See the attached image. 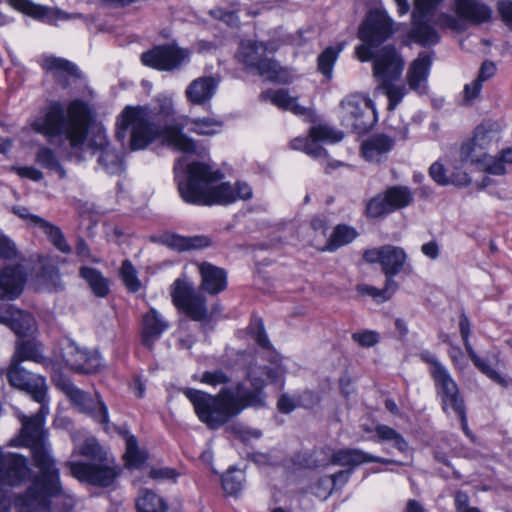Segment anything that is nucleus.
<instances>
[{"mask_svg":"<svg viewBox=\"0 0 512 512\" xmlns=\"http://www.w3.org/2000/svg\"><path fill=\"white\" fill-rule=\"evenodd\" d=\"M238 356L250 388L238 383L234 389H222L217 396L192 388L183 391L200 421L210 429L219 428L247 407H263L266 399L264 387L268 382L283 385L284 370L280 365H266L263 356L256 353L243 351Z\"/></svg>","mask_w":512,"mask_h":512,"instance_id":"nucleus-1","label":"nucleus"},{"mask_svg":"<svg viewBox=\"0 0 512 512\" xmlns=\"http://www.w3.org/2000/svg\"><path fill=\"white\" fill-rule=\"evenodd\" d=\"M39 411L26 416L20 411L16 416L21 423L20 440L31 450L33 464L39 469L32 484L25 493L15 498L17 512H51L50 506L53 498H63L65 510H71L75 505L72 495L63 491L60 483L59 470L49 453L47 444V431L44 429L45 417L49 413L48 400L38 402Z\"/></svg>","mask_w":512,"mask_h":512,"instance_id":"nucleus-2","label":"nucleus"},{"mask_svg":"<svg viewBox=\"0 0 512 512\" xmlns=\"http://www.w3.org/2000/svg\"><path fill=\"white\" fill-rule=\"evenodd\" d=\"M31 128L50 143H67L72 150L86 146L96 154L110 146L105 128L95 123L92 107L82 99H74L67 106L60 101L51 102L44 115L31 123Z\"/></svg>","mask_w":512,"mask_h":512,"instance_id":"nucleus-3","label":"nucleus"},{"mask_svg":"<svg viewBox=\"0 0 512 512\" xmlns=\"http://www.w3.org/2000/svg\"><path fill=\"white\" fill-rule=\"evenodd\" d=\"M224 174L208 162L192 161L182 176H176L182 199L194 205H229L252 197L251 187L244 182H223Z\"/></svg>","mask_w":512,"mask_h":512,"instance_id":"nucleus-4","label":"nucleus"},{"mask_svg":"<svg viewBox=\"0 0 512 512\" xmlns=\"http://www.w3.org/2000/svg\"><path fill=\"white\" fill-rule=\"evenodd\" d=\"M156 135L157 129L148 108L126 106L117 117L115 137L132 151L144 149Z\"/></svg>","mask_w":512,"mask_h":512,"instance_id":"nucleus-5","label":"nucleus"},{"mask_svg":"<svg viewBox=\"0 0 512 512\" xmlns=\"http://www.w3.org/2000/svg\"><path fill=\"white\" fill-rule=\"evenodd\" d=\"M174 305L194 321L202 322L203 331H207L211 315L204 294L197 290L192 282L176 279L171 287Z\"/></svg>","mask_w":512,"mask_h":512,"instance_id":"nucleus-6","label":"nucleus"},{"mask_svg":"<svg viewBox=\"0 0 512 512\" xmlns=\"http://www.w3.org/2000/svg\"><path fill=\"white\" fill-rule=\"evenodd\" d=\"M412 201L413 193L408 187L392 186L368 201L366 214L371 218H379L407 207Z\"/></svg>","mask_w":512,"mask_h":512,"instance_id":"nucleus-7","label":"nucleus"},{"mask_svg":"<svg viewBox=\"0 0 512 512\" xmlns=\"http://www.w3.org/2000/svg\"><path fill=\"white\" fill-rule=\"evenodd\" d=\"M341 114L347 125L358 133L367 131L373 123V103L360 95H349L340 103Z\"/></svg>","mask_w":512,"mask_h":512,"instance_id":"nucleus-8","label":"nucleus"},{"mask_svg":"<svg viewBox=\"0 0 512 512\" xmlns=\"http://www.w3.org/2000/svg\"><path fill=\"white\" fill-rule=\"evenodd\" d=\"M6 377L12 387L26 392L34 401L47 400L48 387L43 376L31 373L21 365L10 362Z\"/></svg>","mask_w":512,"mask_h":512,"instance_id":"nucleus-9","label":"nucleus"},{"mask_svg":"<svg viewBox=\"0 0 512 512\" xmlns=\"http://www.w3.org/2000/svg\"><path fill=\"white\" fill-rule=\"evenodd\" d=\"M62 359L71 370L82 374L96 373L102 366L98 351L82 348L72 340L63 345Z\"/></svg>","mask_w":512,"mask_h":512,"instance_id":"nucleus-10","label":"nucleus"},{"mask_svg":"<svg viewBox=\"0 0 512 512\" xmlns=\"http://www.w3.org/2000/svg\"><path fill=\"white\" fill-rule=\"evenodd\" d=\"M363 260L370 264L379 263L386 279H393L403 269L407 255L400 247L384 245L366 249L363 252Z\"/></svg>","mask_w":512,"mask_h":512,"instance_id":"nucleus-11","label":"nucleus"},{"mask_svg":"<svg viewBox=\"0 0 512 512\" xmlns=\"http://www.w3.org/2000/svg\"><path fill=\"white\" fill-rule=\"evenodd\" d=\"M64 393L71 403L83 413L90 415L100 424L108 423V410L97 393H87L71 383L64 384Z\"/></svg>","mask_w":512,"mask_h":512,"instance_id":"nucleus-12","label":"nucleus"},{"mask_svg":"<svg viewBox=\"0 0 512 512\" xmlns=\"http://www.w3.org/2000/svg\"><path fill=\"white\" fill-rule=\"evenodd\" d=\"M173 115L172 100L167 98L162 103V143L167 142L184 153L198 154L196 142L182 132L183 124H168L169 117H173Z\"/></svg>","mask_w":512,"mask_h":512,"instance_id":"nucleus-13","label":"nucleus"},{"mask_svg":"<svg viewBox=\"0 0 512 512\" xmlns=\"http://www.w3.org/2000/svg\"><path fill=\"white\" fill-rule=\"evenodd\" d=\"M404 69V60L393 46H384L374 57L373 75L379 84L400 78Z\"/></svg>","mask_w":512,"mask_h":512,"instance_id":"nucleus-14","label":"nucleus"},{"mask_svg":"<svg viewBox=\"0 0 512 512\" xmlns=\"http://www.w3.org/2000/svg\"><path fill=\"white\" fill-rule=\"evenodd\" d=\"M392 34V24L381 11H370L358 30V38L369 45H380Z\"/></svg>","mask_w":512,"mask_h":512,"instance_id":"nucleus-15","label":"nucleus"},{"mask_svg":"<svg viewBox=\"0 0 512 512\" xmlns=\"http://www.w3.org/2000/svg\"><path fill=\"white\" fill-rule=\"evenodd\" d=\"M67 466L73 477L96 486L107 487L114 482L117 476L114 468L103 464L69 462Z\"/></svg>","mask_w":512,"mask_h":512,"instance_id":"nucleus-16","label":"nucleus"},{"mask_svg":"<svg viewBox=\"0 0 512 512\" xmlns=\"http://www.w3.org/2000/svg\"><path fill=\"white\" fill-rule=\"evenodd\" d=\"M27 459L19 454L0 450V488L21 484L29 475Z\"/></svg>","mask_w":512,"mask_h":512,"instance_id":"nucleus-17","label":"nucleus"},{"mask_svg":"<svg viewBox=\"0 0 512 512\" xmlns=\"http://www.w3.org/2000/svg\"><path fill=\"white\" fill-rule=\"evenodd\" d=\"M27 281L25 267L20 264H7L0 269V300H15L23 292Z\"/></svg>","mask_w":512,"mask_h":512,"instance_id":"nucleus-18","label":"nucleus"},{"mask_svg":"<svg viewBox=\"0 0 512 512\" xmlns=\"http://www.w3.org/2000/svg\"><path fill=\"white\" fill-rule=\"evenodd\" d=\"M437 395L441 399L442 409L448 413L451 409L454 413L463 414L464 399L460 394L457 383L451 377L449 371L434 379Z\"/></svg>","mask_w":512,"mask_h":512,"instance_id":"nucleus-19","label":"nucleus"},{"mask_svg":"<svg viewBox=\"0 0 512 512\" xmlns=\"http://www.w3.org/2000/svg\"><path fill=\"white\" fill-rule=\"evenodd\" d=\"M432 65V57L427 52L419 53L408 67L406 73V82L409 89L419 95H424L428 91V76Z\"/></svg>","mask_w":512,"mask_h":512,"instance_id":"nucleus-20","label":"nucleus"},{"mask_svg":"<svg viewBox=\"0 0 512 512\" xmlns=\"http://www.w3.org/2000/svg\"><path fill=\"white\" fill-rule=\"evenodd\" d=\"M197 268L201 278L200 289L202 291L209 295H218L226 290L228 282L225 269L208 262L198 263Z\"/></svg>","mask_w":512,"mask_h":512,"instance_id":"nucleus-21","label":"nucleus"},{"mask_svg":"<svg viewBox=\"0 0 512 512\" xmlns=\"http://www.w3.org/2000/svg\"><path fill=\"white\" fill-rule=\"evenodd\" d=\"M456 15L472 24H482L492 17L491 8L482 0H453Z\"/></svg>","mask_w":512,"mask_h":512,"instance_id":"nucleus-22","label":"nucleus"},{"mask_svg":"<svg viewBox=\"0 0 512 512\" xmlns=\"http://www.w3.org/2000/svg\"><path fill=\"white\" fill-rule=\"evenodd\" d=\"M218 84V79L213 76L194 79L185 90L187 101L193 105H206L215 95Z\"/></svg>","mask_w":512,"mask_h":512,"instance_id":"nucleus-23","label":"nucleus"},{"mask_svg":"<svg viewBox=\"0 0 512 512\" xmlns=\"http://www.w3.org/2000/svg\"><path fill=\"white\" fill-rule=\"evenodd\" d=\"M191 50L171 42L162 44V71L174 72L181 70L190 61Z\"/></svg>","mask_w":512,"mask_h":512,"instance_id":"nucleus-24","label":"nucleus"},{"mask_svg":"<svg viewBox=\"0 0 512 512\" xmlns=\"http://www.w3.org/2000/svg\"><path fill=\"white\" fill-rule=\"evenodd\" d=\"M119 434L125 439V466L129 469L140 468L148 459L147 451L141 449L136 437L126 429H119Z\"/></svg>","mask_w":512,"mask_h":512,"instance_id":"nucleus-25","label":"nucleus"},{"mask_svg":"<svg viewBox=\"0 0 512 512\" xmlns=\"http://www.w3.org/2000/svg\"><path fill=\"white\" fill-rule=\"evenodd\" d=\"M351 471H339L335 474L321 477L313 487L316 497L326 500L334 490L342 488L348 481Z\"/></svg>","mask_w":512,"mask_h":512,"instance_id":"nucleus-26","label":"nucleus"},{"mask_svg":"<svg viewBox=\"0 0 512 512\" xmlns=\"http://www.w3.org/2000/svg\"><path fill=\"white\" fill-rule=\"evenodd\" d=\"M261 98L270 101L282 110L291 111L296 115H305L307 113V109L297 103V98L290 96L285 89L267 90L261 93Z\"/></svg>","mask_w":512,"mask_h":512,"instance_id":"nucleus-27","label":"nucleus"},{"mask_svg":"<svg viewBox=\"0 0 512 512\" xmlns=\"http://www.w3.org/2000/svg\"><path fill=\"white\" fill-rule=\"evenodd\" d=\"M43 360L42 348L39 343L34 340H18L10 362L21 365L23 361L41 363Z\"/></svg>","mask_w":512,"mask_h":512,"instance_id":"nucleus-28","label":"nucleus"},{"mask_svg":"<svg viewBox=\"0 0 512 512\" xmlns=\"http://www.w3.org/2000/svg\"><path fill=\"white\" fill-rule=\"evenodd\" d=\"M393 147V140L386 135H377L362 144V153L366 160L379 162Z\"/></svg>","mask_w":512,"mask_h":512,"instance_id":"nucleus-29","label":"nucleus"},{"mask_svg":"<svg viewBox=\"0 0 512 512\" xmlns=\"http://www.w3.org/2000/svg\"><path fill=\"white\" fill-rule=\"evenodd\" d=\"M8 320L6 326H8L17 336H24L32 330L35 324L33 316L24 312L20 309H16L10 305L8 312Z\"/></svg>","mask_w":512,"mask_h":512,"instance_id":"nucleus-30","label":"nucleus"},{"mask_svg":"<svg viewBox=\"0 0 512 512\" xmlns=\"http://www.w3.org/2000/svg\"><path fill=\"white\" fill-rule=\"evenodd\" d=\"M358 235L354 227L347 224H338L329 235L325 250L330 252L336 251L338 248L354 241Z\"/></svg>","mask_w":512,"mask_h":512,"instance_id":"nucleus-31","label":"nucleus"},{"mask_svg":"<svg viewBox=\"0 0 512 512\" xmlns=\"http://www.w3.org/2000/svg\"><path fill=\"white\" fill-rule=\"evenodd\" d=\"M79 275L87 282L95 296L102 298L109 293V281L99 270L83 266L79 270Z\"/></svg>","mask_w":512,"mask_h":512,"instance_id":"nucleus-32","label":"nucleus"},{"mask_svg":"<svg viewBox=\"0 0 512 512\" xmlns=\"http://www.w3.org/2000/svg\"><path fill=\"white\" fill-rule=\"evenodd\" d=\"M160 336V320L158 319L157 311L151 309L143 317V326L141 340L142 344L148 348L153 349L156 341Z\"/></svg>","mask_w":512,"mask_h":512,"instance_id":"nucleus-33","label":"nucleus"},{"mask_svg":"<svg viewBox=\"0 0 512 512\" xmlns=\"http://www.w3.org/2000/svg\"><path fill=\"white\" fill-rule=\"evenodd\" d=\"M411 37L423 46L435 45L439 41L437 31L427 24L428 18L412 19Z\"/></svg>","mask_w":512,"mask_h":512,"instance_id":"nucleus-34","label":"nucleus"},{"mask_svg":"<svg viewBox=\"0 0 512 512\" xmlns=\"http://www.w3.org/2000/svg\"><path fill=\"white\" fill-rule=\"evenodd\" d=\"M38 223V228L41 229L49 241L62 253L68 254L71 252V247L67 243L61 229L43 218H34Z\"/></svg>","mask_w":512,"mask_h":512,"instance_id":"nucleus-35","label":"nucleus"},{"mask_svg":"<svg viewBox=\"0 0 512 512\" xmlns=\"http://www.w3.org/2000/svg\"><path fill=\"white\" fill-rule=\"evenodd\" d=\"M189 130L197 135L213 136L223 127V121L214 117H198L188 120Z\"/></svg>","mask_w":512,"mask_h":512,"instance_id":"nucleus-36","label":"nucleus"},{"mask_svg":"<svg viewBox=\"0 0 512 512\" xmlns=\"http://www.w3.org/2000/svg\"><path fill=\"white\" fill-rule=\"evenodd\" d=\"M42 68L53 73L56 79H60L64 75H78V69L72 62L54 56L46 57L42 62Z\"/></svg>","mask_w":512,"mask_h":512,"instance_id":"nucleus-37","label":"nucleus"},{"mask_svg":"<svg viewBox=\"0 0 512 512\" xmlns=\"http://www.w3.org/2000/svg\"><path fill=\"white\" fill-rule=\"evenodd\" d=\"M374 432L377 436L376 441L391 442L393 446L402 453L408 451V442L394 428L384 424H377L374 428Z\"/></svg>","mask_w":512,"mask_h":512,"instance_id":"nucleus-38","label":"nucleus"},{"mask_svg":"<svg viewBox=\"0 0 512 512\" xmlns=\"http://www.w3.org/2000/svg\"><path fill=\"white\" fill-rule=\"evenodd\" d=\"M267 49V45L262 42H242L239 48V56L248 67H252L265 56Z\"/></svg>","mask_w":512,"mask_h":512,"instance_id":"nucleus-39","label":"nucleus"},{"mask_svg":"<svg viewBox=\"0 0 512 512\" xmlns=\"http://www.w3.org/2000/svg\"><path fill=\"white\" fill-rule=\"evenodd\" d=\"M8 3L14 9L37 20L45 21L50 14L48 7L35 4L31 0H8Z\"/></svg>","mask_w":512,"mask_h":512,"instance_id":"nucleus-40","label":"nucleus"},{"mask_svg":"<svg viewBox=\"0 0 512 512\" xmlns=\"http://www.w3.org/2000/svg\"><path fill=\"white\" fill-rule=\"evenodd\" d=\"M343 48L344 43H339L337 46H329L318 56V70L327 78H331L334 63Z\"/></svg>","mask_w":512,"mask_h":512,"instance_id":"nucleus-41","label":"nucleus"},{"mask_svg":"<svg viewBox=\"0 0 512 512\" xmlns=\"http://www.w3.org/2000/svg\"><path fill=\"white\" fill-rule=\"evenodd\" d=\"M98 163L110 174H119L124 170L122 158L110 146L99 153Z\"/></svg>","mask_w":512,"mask_h":512,"instance_id":"nucleus-42","label":"nucleus"},{"mask_svg":"<svg viewBox=\"0 0 512 512\" xmlns=\"http://www.w3.org/2000/svg\"><path fill=\"white\" fill-rule=\"evenodd\" d=\"M429 175L437 184L442 186L448 185L450 183L458 186H463L467 185L470 182L467 174L465 173L458 175L457 179H450L449 177L446 176L444 166L439 162H435L430 166Z\"/></svg>","mask_w":512,"mask_h":512,"instance_id":"nucleus-43","label":"nucleus"},{"mask_svg":"<svg viewBox=\"0 0 512 512\" xmlns=\"http://www.w3.org/2000/svg\"><path fill=\"white\" fill-rule=\"evenodd\" d=\"M121 280L127 290L131 293L138 292L141 288V282L138 278V273L132 262L128 259H125L119 271Z\"/></svg>","mask_w":512,"mask_h":512,"instance_id":"nucleus-44","label":"nucleus"},{"mask_svg":"<svg viewBox=\"0 0 512 512\" xmlns=\"http://www.w3.org/2000/svg\"><path fill=\"white\" fill-rule=\"evenodd\" d=\"M394 81L390 80L387 83L378 84V88L385 93L389 100V110H394L408 92L405 85L394 84Z\"/></svg>","mask_w":512,"mask_h":512,"instance_id":"nucleus-45","label":"nucleus"},{"mask_svg":"<svg viewBox=\"0 0 512 512\" xmlns=\"http://www.w3.org/2000/svg\"><path fill=\"white\" fill-rule=\"evenodd\" d=\"M363 294H368L374 299L381 301L389 300L395 292L398 290V283L394 279H386L385 286L383 289H378L373 286L364 285L358 289Z\"/></svg>","mask_w":512,"mask_h":512,"instance_id":"nucleus-46","label":"nucleus"},{"mask_svg":"<svg viewBox=\"0 0 512 512\" xmlns=\"http://www.w3.org/2000/svg\"><path fill=\"white\" fill-rule=\"evenodd\" d=\"M36 162L43 168L58 171L61 177L65 176V171L51 148L46 146L40 147L36 153Z\"/></svg>","mask_w":512,"mask_h":512,"instance_id":"nucleus-47","label":"nucleus"},{"mask_svg":"<svg viewBox=\"0 0 512 512\" xmlns=\"http://www.w3.org/2000/svg\"><path fill=\"white\" fill-rule=\"evenodd\" d=\"M310 138L318 141L336 143L343 139V133L327 125H316L310 129Z\"/></svg>","mask_w":512,"mask_h":512,"instance_id":"nucleus-48","label":"nucleus"},{"mask_svg":"<svg viewBox=\"0 0 512 512\" xmlns=\"http://www.w3.org/2000/svg\"><path fill=\"white\" fill-rule=\"evenodd\" d=\"M349 466H358L363 463L377 462L382 464H401L392 459L381 458L378 456L371 455L360 449H350Z\"/></svg>","mask_w":512,"mask_h":512,"instance_id":"nucleus-49","label":"nucleus"},{"mask_svg":"<svg viewBox=\"0 0 512 512\" xmlns=\"http://www.w3.org/2000/svg\"><path fill=\"white\" fill-rule=\"evenodd\" d=\"M160 497L150 490H143L136 501L137 512H159Z\"/></svg>","mask_w":512,"mask_h":512,"instance_id":"nucleus-50","label":"nucleus"},{"mask_svg":"<svg viewBox=\"0 0 512 512\" xmlns=\"http://www.w3.org/2000/svg\"><path fill=\"white\" fill-rule=\"evenodd\" d=\"M243 473L238 470H229L222 476V487L229 495H236L242 489Z\"/></svg>","mask_w":512,"mask_h":512,"instance_id":"nucleus-51","label":"nucleus"},{"mask_svg":"<svg viewBox=\"0 0 512 512\" xmlns=\"http://www.w3.org/2000/svg\"><path fill=\"white\" fill-rule=\"evenodd\" d=\"M486 155L487 152L480 151L479 148L471 140L461 145L460 157L464 162H470L479 165Z\"/></svg>","mask_w":512,"mask_h":512,"instance_id":"nucleus-52","label":"nucleus"},{"mask_svg":"<svg viewBox=\"0 0 512 512\" xmlns=\"http://www.w3.org/2000/svg\"><path fill=\"white\" fill-rule=\"evenodd\" d=\"M318 142V140H314L313 138L310 140L296 138L291 142V146L294 149H303L308 155L318 158L326 154L325 150Z\"/></svg>","mask_w":512,"mask_h":512,"instance_id":"nucleus-53","label":"nucleus"},{"mask_svg":"<svg viewBox=\"0 0 512 512\" xmlns=\"http://www.w3.org/2000/svg\"><path fill=\"white\" fill-rule=\"evenodd\" d=\"M443 0H414L412 19L429 18Z\"/></svg>","mask_w":512,"mask_h":512,"instance_id":"nucleus-54","label":"nucleus"},{"mask_svg":"<svg viewBox=\"0 0 512 512\" xmlns=\"http://www.w3.org/2000/svg\"><path fill=\"white\" fill-rule=\"evenodd\" d=\"M252 68L257 69L258 73L268 80L278 79L279 66L271 58L264 56Z\"/></svg>","mask_w":512,"mask_h":512,"instance_id":"nucleus-55","label":"nucleus"},{"mask_svg":"<svg viewBox=\"0 0 512 512\" xmlns=\"http://www.w3.org/2000/svg\"><path fill=\"white\" fill-rule=\"evenodd\" d=\"M494 135L492 131L488 130L484 125H479L474 131L472 142L479 148L480 151H485L493 142Z\"/></svg>","mask_w":512,"mask_h":512,"instance_id":"nucleus-56","label":"nucleus"},{"mask_svg":"<svg viewBox=\"0 0 512 512\" xmlns=\"http://www.w3.org/2000/svg\"><path fill=\"white\" fill-rule=\"evenodd\" d=\"M81 455L93 460L102 461L105 453L94 438H87L80 447Z\"/></svg>","mask_w":512,"mask_h":512,"instance_id":"nucleus-57","label":"nucleus"},{"mask_svg":"<svg viewBox=\"0 0 512 512\" xmlns=\"http://www.w3.org/2000/svg\"><path fill=\"white\" fill-rule=\"evenodd\" d=\"M481 170L492 175H504L506 173L505 165L502 163L500 158H495L490 155H486L483 161L478 165Z\"/></svg>","mask_w":512,"mask_h":512,"instance_id":"nucleus-58","label":"nucleus"},{"mask_svg":"<svg viewBox=\"0 0 512 512\" xmlns=\"http://www.w3.org/2000/svg\"><path fill=\"white\" fill-rule=\"evenodd\" d=\"M420 358L422 361L430 365V374L432 379L443 375L448 372V370L438 361V359L430 352L425 351L420 354Z\"/></svg>","mask_w":512,"mask_h":512,"instance_id":"nucleus-59","label":"nucleus"},{"mask_svg":"<svg viewBox=\"0 0 512 512\" xmlns=\"http://www.w3.org/2000/svg\"><path fill=\"white\" fill-rule=\"evenodd\" d=\"M202 383L217 386L230 382V377L222 370L206 371L200 378Z\"/></svg>","mask_w":512,"mask_h":512,"instance_id":"nucleus-60","label":"nucleus"},{"mask_svg":"<svg viewBox=\"0 0 512 512\" xmlns=\"http://www.w3.org/2000/svg\"><path fill=\"white\" fill-rule=\"evenodd\" d=\"M143 65L160 70V46H154L152 49L141 54Z\"/></svg>","mask_w":512,"mask_h":512,"instance_id":"nucleus-61","label":"nucleus"},{"mask_svg":"<svg viewBox=\"0 0 512 512\" xmlns=\"http://www.w3.org/2000/svg\"><path fill=\"white\" fill-rule=\"evenodd\" d=\"M352 339L362 347H372L379 341V336L374 331H364L352 334Z\"/></svg>","mask_w":512,"mask_h":512,"instance_id":"nucleus-62","label":"nucleus"},{"mask_svg":"<svg viewBox=\"0 0 512 512\" xmlns=\"http://www.w3.org/2000/svg\"><path fill=\"white\" fill-rule=\"evenodd\" d=\"M18 251L15 244L6 236L1 235L0 237V258L6 260L16 259Z\"/></svg>","mask_w":512,"mask_h":512,"instance_id":"nucleus-63","label":"nucleus"},{"mask_svg":"<svg viewBox=\"0 0 512 512\" xmlns=\"http://www.w3.org/2000/svg\"><path fill=\"white\" fill-rule=\"evenodd\" d=\"M454 504L457 512H481L477 507L469 505V496L463 491L455 493Z\"/></svg>","mask_w":512,"mask_h":512,"instance_id":"nucleus-64","label":"nucleus"}]
</instances>
